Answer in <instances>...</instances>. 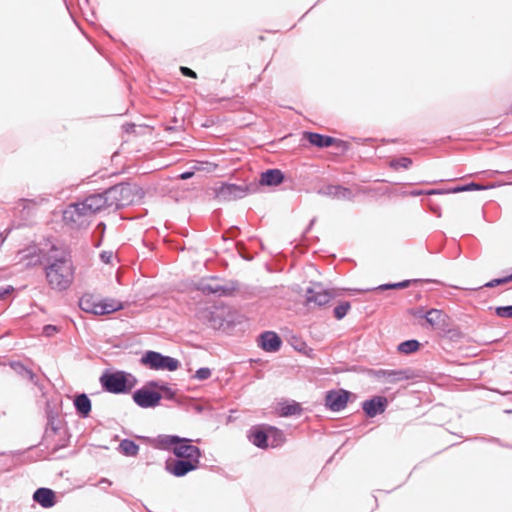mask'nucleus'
<instances>
[{
	"label": "nucleus",
	"instance_id": "obj_27",
	"mask_svg": "<svg viewBox=\"0 0 512 512\" xmlns=\"http://www.w3.org/2000/svg\"><path fill=\"white\" fill-rule=\"evenodd\" d=\"M239 288L237 281L231 280L224 285L215 284L214 295L218 297H229L234 294Z\"/></svg>",
	"mask_w": 512,
	"mask_h": 512
},
{
	"label": "nucleus",
	"instance_id": "obj_11",
	"mask_svg": "<svg viewBox=\"0 0 512 512\" xmlns=\"http://www.w3.org/2000/svg\"><path fill=\"white\" fill-rule=\"evenodd\" d=\"M368 375L384 383L394 384L410 379L412 377V371L410 369H371L368 371Z\"/></svg>",
	"mask_w": 512,
	"mask_h": 512
},
{
	"label": "nucleus",
	"instance_id": "obj_1",
	"mask_svg": "<svg viewBox=\"0 0 512 512\" xmlns=\"http://www.w3.org/2000/svg\"><path fill=\"white\" fill-rule=\"evenodd\" d=\"M41 264L50 289L63 292L73 284L75 266L68 248L51 245L50 249L43 254Z\"/></svg>",
	"mask_w": 512,
	"mask_h": 512
},
{
	"label": "nucleus",
	"instance_id": "obj_39",
	"mask_svg": "<svg viewBox=\"0 0 512 512\" xmlns=\"http://www.w3.org/2000/svg\"><path fill=\"white\" fill-rule=\"evenodd\" d=\"M161 392H163L164 397L167 400H174L176 397V390L169 387L167 383H165L164 386L161 387Z\"/></svg>",
	"mask_w": 512,
	"mask_h": 512
},
{
	"label": "nucleus",
	"instance_id": "obj_49",
	"mask_svg": "<svg viewBox=\"0 0 512 512\" xmlns=\"http://www.w3.org/2000/svg\"><path fill=\"white\" fill-rule=\"evenodd\" d=\"M315 221H316V219H315V218H313V219L310 221V223H309V225H308V227H307V229H306V232H308V231L313 227V225H314Z\"/></svg>",
	"mask_w": 512,
	"mask_h": 512
},
{
	"label": "nucleus",
	"instance_id": "obj_26",
	"mask_svg": "<svg viewBox=\"0 0 512 512\" xmlns=\"http://www.w3.org/2000/svg\"><path fill=\"white\" fill-rule=\"evenodd\" d=\"M139 449V445L135 441L130 439L121 440L118 446L119 452L128 457L137 456L139 453Z\"/></svg>",
	"mask_w": 512,
	"mask_h": 512
},
{
	"label": "nucleus",
	"instance_id": "obj_2",
	"mask_svg": "<svg viewBox=\"0 0 512 512\" xmlns=\"http://www.w3.org/2000/svg\"><path fill=\"white\" fill-rule=\"evenodd\" d=\"M154 447L170 451L176 458L201 459V450L192 444V439L178 435L160 434L154 439Z\"/></svg>",
	"mask_w": 512,
	"mask_h": 512
},
{
	"label": "nucleus",
	"instance_id": "obj_24",
	"mask_svg": "<svg viewBox=\"0 0 512 512\" xmlns=\"http://www.w3.org/2000/svg\"><path fill=\"white\" fill-rule=\"evenodd\" d=\"M73 404H74L76 413L80 418L85 419V418L89 417V415L91 413V409H92V403L87 394L82 393V394L75 396Z\"/></svg>",
	"mask_w": 512,
	"mask_h": 512
},
{
	"label": "nucleus",
	"instance_id": "obj_44",
	"mask_svg": "<svg viewBox=\"0 0 512 512\" xmlns=\"http://www.w3.org/2000/svg\"><path fill=\"white\" fill-rule=\"evenodd\" d=\"M165 383L163 382H159V381H156V380H151V381H148L146 383V387H149V388H153V389H158L161 391V387L164 386Z\"/></svg>",
	"mask_w": 512,
	"mask_h": 512
},
{
	"label": "nucleus",
	"instance_id": "obj_50",
	"mask_svg": "<svg viewBox=\"0 0 512 512\" xmlns=\"http://www.w3.org/2000/svg\"><path fill=\"white\" fill-rule=\"evenodd\" d=\"M423 193H424L423 191H421V190H417V191H412V192H411V195H413V196H419V195H422Z\"/></svg>",
	"mask_w": 512,
	"mask_h": 512
},
{
	"label": "nucleus",
	"instance_id": "obj_19",
	"mask_svg": "<svg viewBox=\"0 0 512 512\" xmlns=\"http://www.w3.org/2000/svg\"><path fill=\"white\" fill-rule=\"evenodd\" d=\"M282 345V340L274 331H265L258 337V346L265 352H277Z\"/></svg>",
	"mask_w": 512,
	"mask_h": 512
},
{
	"label": "nucleus",
	"instance_id": "obj_34",
	"mask_svg": "<svg viewBox=\"0 0 512 512\" xmlns=\"http://www.w3.org/2000/svg\"><path fill=\"white\" fill-rule=\"evenodd\" d=\"M418 280H404L397 283H387L382 284L378 286L377 290H388V289H399V288H406L408 287L412 282H417Z\"/></svg>",
	"mask_w": 512,
	"mask_h": 512
},
{
	"label": "nucleus",
	"instance_id": "obj_21",
	"mask_svg": "<svg viewBox=\"0 0 512 512\" xmlns=\"http://www.w3.org/2000/svg\"><path fill=\"white\" fill-rule=\"evenodd\" d=\"M249 441L258 448H267L269 447V433L267 431V426H253L249 430L248 434Z\"/></svg>",
	"mask_w": 512,
	"mask_h": 512
},
{
	"label": "nucleus",
	"instance_id": "obj_3",
	"mask_svg": "<svg viewBox=\"0 0 512 512\" xmlns=\"http://www.w3.org/2000/svg\"><path fill=\"white\" fill-rule=\"evenodd\" d=\"M110 207L116 210L140 201L144 192L141 187L132 183H119L106 189Z\"/></svg>",
	"mask_w": 512,
	"mask_h": 512
},
{
	"label": "nucleus",
	"instance_id": "obj_14",
	"mask_svg": "<svg viewBox=\"0 0 512 512\" xmlns=\"http://www.w3.org/2000/svg\"><path fill=\"white\" fill-rule=\"evenodd\" d=\"M333 297L334 294L325 289L321 283H314L306 290V301L308 304L314 303L317 306H324Z\"/></svg>",
	"mask_w": 512,
	"mask_h": 512
},
{
	"label": "nucleus",
	"instance_id": "obj_33",
	"mask_svg": "<svg viewBox=\"0 0 512 512\" xmlns=\"http://www.w3.org/2000/svg\"><path fill=\"white\" fill-rule=\"evenodd\" d=\"M411 165L412 159L409 157L395 158L390 162V166L396 170L399 168L408 169Z\"/></svg>",
	"mask_w": 512,
	"mask_h": 512
},
{
	"label": "nucleus",
	"instance_id": "obj_25",
	"mask_svg": "<svg viewBox=\"0 0 512 512\" xmlns=\"http://www.w3.org/2000/svg\"><path fill=\"white\" fill-rule=\"evenodd\" d=\"M10 367L21 377L28 379L33 384H37L38 377L37 375L29 368H27L24 364L19 361L10 362Z\"/></svg>",
	"mask_w": 512,
	"mask_h": 512
},
{
	"label": "nucleus",
	"instance_id": "obj_6",
	"mask_svg": "<svg viewBox=\"0 0 512 512\" xmlns=\"http://www.w3.org/2000/svg\"><path fill=\"white\" fill-rule=\"evenodd\" d=\"M45 413L47 424L43 440L45 441L46 446L51 448L52 452L55 453L66 447L69 440L67 438H61L59 443H52V438L61 432V419L59 418L58 413L50 407L46 408Z\"/></svg>",
	"mask_w": 512,
	"mask_h": 512
},
{
	"label": "nucleus",
	"instance_id": "obj_8",
	"mask_svg": "<svg viewBox=\"0 0 512 512\" xmlns=\"http://www.w3.org/2000/svg\"><path fill=\"white\" fill-rule=\"evenodd\" d=\"M140 363L152 370H166L169 372L176 371L180 367L178 359L152 350L146 351L142 355Z\"/></svg>",
	"mask_w": 512,
	"mask_h": 512
},
{
	"label": "nucleus",
	"instance_id": "obj_28",
	"mask_svg": "<svg viewBox=\"0 0 512 512\" xmlns=\"http://www.w3.org/2000/svg\"><path fill=\"white\" fill-rule=\"evenodd\" d=\"M267 431L269 433L268 444L270 447L276 448L285 442L286 438L282 430L274 426H267Z\"/></svg>",
	"mask_w": 512,
	"mask_h": 512
},
{
	"label": "nucleus",
	"instance_id": "obj_41",
	"mask_svg": "<svg viewBox=\"0 0 512 512\" xmlns=\"http://www.w3.org/2000/svg\"><path fill=\"white\" fill-rule=\"evenodd\" d=\"M180 71L181 73L186 76V77H190V78H197V74L195 71H193L192 69L188 68V67H185V66H181L180 67Z\"/></svg>",
	"mask_w": 512,
	"mask_h": 512
},
{
	"label": "nucleus",
	"instance_id": "obj_15",
	"mask_svg": "<svg viewBox=\"0 0 512 512\" xmlns=\"http://www.w3.org/2000/svg\"><path fill=\"white\" fill-rule=\"evenodd\" d=\"M350 395L345 389L330 390L325 396V406L331 411L339 412L347 406Z\"/></svg>",
	"mask_w": 512,
	"mask_h": 512
},
{
	"label": "nucleus",
	"instance_id": "obj_38",
	"mask_svg": "<svg viewBox=\"0 0 512 512\" xmlns=\"http://www.w3.org/2000/svg\"><path fill=\"white\" fill-rule=\"evenodd\" d=\"M495 313L501 318H512V305L498 306L495 309Z\"/></svg>",
	"mask_w": 512,
	"mask_h": 512
},
{
	"label": "nucleus",
	"instance_id": "obj_12",
	"mask_svg": "<svg viewBox=\"0 0 512 512\" xmlns=\"http://www.w3.org/2000/svg\"><path fill=\"white\" fill-rule=\"evenodd\" d=\"M133 401L141 408H154L159 405L162 395L150 389L140 388L134 391Z\"/></svg>",
	"mask_w": 512,
	"mask_h": 512
},
{
	"label": "nucleus",
	"instance_id": "obj_30",
	"mask_svg": "<svg viewBox=\"0 0 512 512\" xmlns=\"http://www.w3.org/2000/svg\"><path fill=\"white\" fill-rule=\"evenodd\" d=\"M303 409L300 405V403L296 401L292 402H285L282 403L280 406V415L283 417L293 416V415H300L302 413Z\"/></svg>",
	"mask_w": 512,
	"mask_h": 512
},
{
	"label": "nucleus",
	"instance_id": "obj_13",
	"mask_svg": "<svg viewBox=\"0 0 512 512\" xmlns=\"http://www.w3.org/2000/svg\"><path fill=\"white\" fill-rule=\"evenodd\" d=\"M81 205L87 210L90 217L103 209L111 208L106 190L103 193L87 196L81 201Z\"/></svg>",
	"mask_w": 512,
	"mask_h": 512
},
{
	"label": "nucleus",
	"instance_id": "obj_29",
	"mask_svg": "<svg viewBox=\"0 0 512 512\" xmlns=\"http://www.w3.org/2000/svg\"><path fill=\"white\" fill-rule=\"evenodd\" d=\"M445 314L438 309L431 308L425 313V320L428 324H430L433 328H439L441 326V322H444Z\"/></svg>",
	"mask_w": 512,
	"mask_h": 512
},
{
	"label": "nucleus",
	"instance_id": "obj_40",
	"mask_svg": "<svg viewBox=\"0 0 512 512\" xmlns=\"http://www.w3.org/2000/svg\"><path fill=\"white\" fill-rule=\"evenodd\" d=\"M58 330L59 329L57 326L48 324L43 327L42 333L46 337H52L53 335H55L58 332Z\"/></svg>",
	"mask_w": 512,
	"mask_h": 512
},
{
	"label": "nucleus",
	"instance_id": "obj_37",
	"mask_svg": "<svg viewBox=\"0 0 512 512\" xmlns=\"http://www.w3.org/2000/svg\"><path fill=\"white\" fill-rule=\"evenodd\" d=\"M212 375V370L208 367H201L198 370H196L195 374L193 375L194 379L203 381L210 378Z\"/></svg>",
	"mask_w": 512,
	"mask_h": 512
},
{
	"label": "nucleus",
	"instance_id": "obj_17",
	"mask_svg": "<svg viewBox=\"0 0 512 512\" xmlns=\"http://www.w3.org/2000/svg\"><path fill=\"white\" fill-rule=\"evenodd\" d=\"M318 193L337 200L352 201L355 197L350 188L332 184L322 187Z\"/></svg>",
	"mask_w": 512,
	"mask_h": 512
},
{
	"label": "nucleus",
	"instance_id": "obj_52",
	"mask_svg": "<svg viewBox=\"0 0 512 512\" xmlns=\"http://www.w3.org/2000/svg\"><path fill=\"white\" fill-rule=\"evenodd\" d=\"M500 173L499 171H492V174H498Z\"/></svg>",
	"mask_w": 512,
	"mask_h": 512
},
{
	"label": "nucleus",
	"instance_id": "obj_31",
	"mask_svg": "<svg viewBox=\"0 0 512 512\" xmlns=\"http://www.w3.org/2000/svg\"><path fill=\"white\" fill-rule=\"evenodd\" d=\"M420 348V343L418 340L410 339L401 342L398 345V351L403 354H411L413 352H416Z\"/></svg>",
	"mask_w": 512,
	"mask_h": 512
},
{
	"label": "nucleus",
	"instance_id": "obj_20",
	"mask_svg": "<svg viewBox=\"0 0 512 512\" xmlns=\"http://www.w3.org/2000/svg\"><path fill=\"white\" fill-rule=\"evenodd\" d=\"M504 183H501L503 185ZM496 186H500V184L495 185H481L479 183L471 182L465 185L456 186L454 188H451L449 190L444 189H432L426 192L428 195H434V194H445V193H459V192H466V191H482L487 190L490 188H494Z\"/></svg>",
	"mask_w": 512,
	"mask_h": 512
},
{
	"label": "nucleus",
	"instance_id": "obj_18",
	"mask_svg": "<svg viewBox=\"0 0 512 512\" xmlns=\"http://www.w3.org/2000/svg\"><path fill=\"white\" fill-rule=\"evenodd\" d=\"M388 405V400L384 396H373L362 403V409L366 416L373 418L378 414L383 413Z\"/></svg>",
	"mask_w": 512,
	"mask_h": 512
},
{
	"label": "nucleus",
	"instance_id": "obj_9",
	"mask_svg": "<svg viewBox=\"0 0 512 512\" xmlns=\"http://www.w3.org/2000/svg\"><path fill=\"white\" fill-rule=\"evenodd\" d=\"M89 214L81 201L69 204L63 211L64 223L72 229H79L88 224Z\"/></svg>",
	"mask_w": 512,
	"mask_h": 512
},
{
	"label": "nucleus",
	"instance_id": "obj_23",
	"mask_svg": "<svg viewBox=\"0 0 512 512\" xmlns=\"http://www.w3.org/2000/svg\"><path fill=\"white\" fill-rule=\"evenodd\" d=\"M284 178V173L280 169H268L261 173L259 183L263 186H277Z\"/></svg>",
	"mask_w": 512,
	"mask_h": 512
},
{
	"label": "nucleus",
	"instance_id": "obj_10",
	"mask_svg": "<svg viewBox=\"0 0 512 512\" xmlns=\"http://www.w3.org/2000/svg\"><path fill=\"white\" fill-rule=\"evenodd\" d=\"M199 466V459L175 458L166 461L165 470L175 477H184L188 473L198 469Z\"/></svg>",
	"mask_w": 512,
	"mask_h": 512
},
{
	"label": "nucleus",
	"instance_id": "obj_7",
	"mask_svg": "<svg viewBox=\"0 0 512 512\" xmlns=\"http://www.w3.org/2000/svg\"><path fill=\"white\" fill-rule=\"evenodd\" d=\"M257 186L255 184H234L221 183L214 190L215 197L219 201L230 202L246 197L248 194L255 192Z\"/></svg>",
	"mask_w": 512,
	"mask_h": 512
},
{
	"label": "nucleus",
	"instance_id": "obj_46",
	"mask_svg": "<svg viewBox=\"0 0 512 512\" xmlns=\"http://www.w3.org/2000/svg\"><path fill=\"white\" fill-rule=\"evenodd\" d=\"M194 175L193 171H185L179 175V179L187 180L190 179Z\"/></svg>",
	"mask_w": 512,
	"mask_h": 512
},
{
	"label": "nucleus",
	"instance_id": "obj_36",
	"mask_svg": "<svg viewBox=\"0 0 512 512\" xmlns=\"http://www.w3.org/2000/svg\"><path fill=\"white\" fill-rule=\"evenodd\" d=\"M511 281H512V273L510 275L502 277V278L492 279L489 282L485 283L483 285V287L494 288L496 286H499V285H502V284H506V283L511 282Z\"/></svg>",
	"mask_w": 512,
	"mask_h": 512
},
{
	"label": "nucleus",
	"instance_id": "obj_22",
	"mask_svg": "<svg viewBox=\"0 0 512 512\" xmlns=\"http://www.w3.org/2000/svg\"><path fill=\"white\" fill-rule=\"evenodd\" d=\"M33 500L43 508H51L56 503V495L52 489L41 487L34 492Z\"/></svg>",
	"mask_w": 512,
	"mask_h": 512
},
{
	"label": "nucleus",
	"instance_id": "obj_47",
	"mask_svg": "<svg viewBox=\"0 0 512 512\" xmlns=\"http://www.w3.org/2000/svg\"><path fill=\"white\" fill-rule=\"evenodd\" d=\"M100 483H103V485H106V484H107V485H109V486L112 484V483H111V481H110L109 479H107V478H102V479L100 480Z\"/></svg>",
	"mask_w": 512,
	"mask_h": 512
},
{
	"label": "nucleus",
	"instance_id": "obj_32",
	"mask_svg": "<svg viewBox=\"0 0 512 512\" xmlns=\"http://www.w3.org/2000/svg\"><path fill=\"white\" fill-rule=\"evenodd\" d=\"M351 308V304L348 301H343L334 308V317L337 320L343 319Z\"/></svg>",
	"mask_w": 512,
	"mask_h": 512
},
{
	"label": "nucleus",
	"instance_id": "obj_45",
	"mask_svg": "<svg viewBox=\"0 0 512 512\" xmlns=\"http://www.w3.org/2000/svg\"><path fill=\"white\" fill-rule=\"evenodd\" d=\"M13 291L12 286H7L6 288H0V299H3L6 294Z\"/></svg>",
	"mask_w": 512,
	"mask_h": 512
},
{
	"label": "nucleus",
	"instance_id": "obj_5",
	"mask_svg": "<svg viewBox=\"0 0 512 512\" xmlns=\"http://www.w3.org/2000/svg\"><path fill=\"white\" fill-rule=\"evenodd\" d=\"M78 304L82 311L94 315H106L123 308L122 303L118 300L111 298L98 299L89 293L83 294Z\"/></svg>",
	"mask_w": 512,
	"mask_h": 512
},
{
	"label": "nucleus",
	"instance_id": "obj_4",
	"mask_svg": "<svg viewBox=\"0 0 512 512\" xmlns=\"http://www.w3.org/2000/svg\"><path fill=\"white\" fill-rule=\"evenodd\" d=\"M99 381L103 390L112 394L128 393L138 382L133 374L122 370L105 372Z\"/></svg>",
	"mask_w": 512,
	"mask_h": 512
},
{
	"label": "nucleus",
	"instance_id": "obj_42",
	"mask_svg": "<svg viewBox=\"0 0 512 512\" xmlns=\"http://www.w3.org/2000/svg\"><path fill=\"white\" fill-rule=\"evenodd\" d=\"M409 313L416 318H424L425 319L426 311L424 310V308L420 307V308H416V309H411L409 311Z\"/></svg>",
	"mask_w": 512,
	"mask_h": 512
},
{
	"label": "nucleus",
	"instance_id": "obj_43",
	"mask_svg": "<svg viewBox=\"0 0 512 512\" xmlns=\"http://www.w3.org/2000/svg\"><path fill=\"white\" fill-rule=\"evenodd\" d=\"M112 257H113V253H112V252H110V251H102V252L100 253V259H101L104 263H106V264H108V263H110V262H111Z\"/></svg>",
	"mask_w": 512,
	"mask_h": 512
},
{
	"label": "nucleus",
	"instance_id": "obj_35",
	"mask_svg": "<svg viewBox=\"0 0 512 512\" xmlns=\"http://www.w3.org/2000/svg\"><path fill=\"white\" fill-rule=\"evenodd\" d=\"M196 289L204 295H212L215 292V284L209 283L207 280L202 279L197 285Z\"/></svg>",
	"mask_w": 512,
	"mask_h": 512
},
{
	"label": "nucleus",
	"instance_id": "obj_51",
	"mask_svg": "<svg viewBox=\"0 0 512 512\" xmlns=\"http://www.w3.org/2000/svg\"><path fill=\"white\" fill-rule=\"evenodd\" d=\"M506 175L512 176V170L505 172Z\"/></svg>",
	"mask_w": 512,
	"mask_h": 512
},
{
	"label": "nucleus",
	"instance_id": "obj_16",
	"mask_svg": "<svg viewBox=\"0 0 512 512\" xmlns=\"http://www.w3.org/2000/svg\"><path fill=\"white\" fill-rule=\"evenodd\" d=\"M303 137L306 140H308V142L311 145L318 147V148H327V147H330L333 145H336L337 147H341V146L345 145V142L340 139H336L334 137H331L328 135H323V134L316 133V132L305 131L303 133Z\"/></svg>",
	"mask_w": 512,
	"mask_h": 512
},
{
	"label": "nucleus",
	"instance_id": "obj_48",
	"mask_svg": "<svg viewBox=\"0 0 512 512\" xmlns=\"http://www.w3.org/2000/svg\"><path fill=\"white\" fill-rule=\"evenodd\" d=\"M100 483H103V485H106V484H107V485H109V486L112 484V483H111V481H110L109 479H107V478H102V479L100 480Z\"/></svg>",
	"mask_w": 512,
	"mask_h": 512
}]
</instances>
